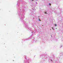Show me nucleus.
I'll use <instances>...</instances> for the list:
<instances>
[{"instance_id": "nucleus-1", "label": "nucleus", "mask_w": 63, "mask_h": 63, "mask_svg": "<svg viewBox=\"0 0 63 63\" xmlns=\"http://www.w3.org/2000/svg\"><path fill=\"white\" fill-rule=\"evenodd\" d=\"M38 20H39V21H41V20L40 19H38Z\"/></svg>"}, {"instance_id": "nucleus-2", "label": "nucleus", "mask_w": 63, "mask_h": 63, "mask_svg": "<svg viewBox=\"0 0 63 63\" xmlns=\"http://www.w3.org/2000/svg\"><path fill=\"white\" fill-rule=\"evenodd\" d=\"M55 26H56L57 25H56V24H55Z\"/></svg>"}, {"instance_id": "nucleus-3", "label": "nucleus", "mask_w": 63, "mask_h": 63, "mask_svg": "<svg viewBox=\"0 0 63 63\" xmlns=\"http://www.w3.org/2000/svg\"><path fill=\"white\" fill-rule=\"evenodd\" d=\"M45 14H47V12H45Z\"/></svg>"}, {"instance_id": "nucleus-4", "label": "nucleus", "mask_w": 63, "mask_h": 63, "mask_svg": "<svg viewBox=\"0 0 63 63\" xmlns=\"http://www.w3.org/2000/svg\"><path fill=\"white\" fill-rule=\"evenodd\" d=\"M49 5H50V6H51V4H50V3H49Z\"/></svg>"}, {"instance_id": "nucleus-5", "label": "nucleus", "mask_w": 63, "mask_h": 63, "mask_svg": "<svg viewBox=\"0 0 63 63\" xmlns=\"http://www.w3.org/2000/svg\"><path fill=\"white\" fill-rule=\"evenodd\" d=\"M52 29H53V27H52Z\"/></svg>"}, {"instance_id": "nucleus-6", "label": "nucleus", "mask_w": 63, "mask_h": 63, "mask_svg": "<svg viewBox=\"0 0 63 63\" xmlns=\"http://www.w3.org/2000/svg\"><path fill=\"white\" fill-rule=\"evenodd\" d=\"M51 61H52V60H51Z\"/></svg>"}, {"instance_id": "nucleus-7", "label": "nucleus", "mask_w": 63, "mask_h": 63, "mask_svg": "<svg viewBox=\"0 0 63 63\" xmlns=\"http://www.w3.org/2000/svg\"><path fill=\"white\" fill-rule=\"evenodd\" d=\"M37 0V1L38 0Z\"/></svg>"}, {"instance_id": "nucleus-8", "label": "nucleus", "mask_w": 63, "mask_h": 63, "mask_svg": "<svg viewBox=\"0 0 63 63\" xmlns=\"http://www.w3.org/2000/svg\"><path fill=\"white\" fill-rule=\"evenodd\" d=\"M32 1H33V0Z\"/></svg>"}]
</instances>
